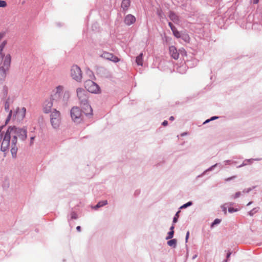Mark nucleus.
I'll return each mask as SVG.
<instances>
[{
  "instance_id": "1",
  "label": "nucleus",
  "mask_w": 262,
  "mask_h": 262,
  "mask_svg": "<svg viewBox=\"0 0 262 262\" xmlns=\"http://www.w3.org/2000/svg\"><path fill=\"white\" fill-rule=\"evenodd\" d=\"M63 86L58 85L53 90L51 94V99L57 102V105H65L69 101L71 94L69 91L63 92Z\"/></svg>"
},
{
  "instance_id": "2",
  "label": "nucleus",
  "mask_w": 262,
  "mask_h": 262,
  "mask_svg": "<svg viewBox=\"0 0 262 262\" xmlns=\"http://www.w3.org/2000/svg\"><path fill=\"white\" fill-rule=\"evenodd\" d=\"M77 95L83 109V113L85 115H91L93 110L88 103V93L82 88H78L77 89Z\"/></svg>"
},
{
  "instance_id": "3",
  "label": "nucleus",
  "mask_w": 262,
  "mask_h": 262,
  "mask_svg": "<svg viewBox=\"0 0 262 262\" xmlns=\"http://www.w3.org/2000/svg\"><path fill=\"white\" fill-rule=\"evenodd\" d=\"M8 130L13 137L12 140V145H15L16 144L17 138L22 140H25L27 138V130L26 129L10 127Z\"/></svg>"
},
{
  "instance_id": "4",
  "label": "nucleus",
  "mask_w": 262,
  "mask_h": 262,
  "mask_svg": "<svg viewBox=\"0 0 262 262\" xmlns=\"http://www.w3.org/2000/svg\"><path fill=\"white\" fill-rule=\"evenodd\" d=\"M50 122L52 127L58 128L61 123V114L59 111L54 109L50 114Z\"/></svg>"
},
{
  "instance_id": "5",
  "label": "nucleus",
  "mask_w": 262,
  "mask_h": 262,
  "mask_svg": "<svg viewBox=\"0 0 262 262\" xmlns=\"http://www.w3.org/2000/svg\"><path fill=\"white\" fill-rule=\"evenodd\" d=\"M71 76L72 78L77 81L80 82L82 78V73L81 69L77 65H73L71 69Z\"/></svg>"
},
{
  "instance_id": "6",
  "label": "nucleus",
  "mask_w": 262,
  "mask_h": 262,
  "mask_svg": "<svg viewBox=\"0 0 262 262\" xmlns=\"http://www.w3.org/2000/svg\"><path fill=\"white\" fill-rule=\"evenodd\" d=\"M71 116L74 122L79 123L82 120L83 114L78 107L74 106L71 109Z\"/></svg>"
},
{
  "instance_id": "7",
  "label": "nucleus",
  "mask_w": 262,
  "mask_h": 262,
  "mask_svg": "<svg viewBox=\"0 0 262 262\" xmlns=\"http://www.w3.org/2000/svg\"><path fill=\"white\" fill-rule=\"evenodd\" d=\"M85 88L90 93H98L100 92L99 86L94 81L89 80L84 83Z\"/></svg>"
},
{
  "instance_id": "8",
  "label": "nucleus",
  "mask_w": 262,
  "mask_h": 262,
  "mask_svg": "<svg viewBox=\"0 0 262 262\" xmlns=\"http://www.w3.org/2000/svg\"><path fill=\"white\" fill-rule=\"evenodd\" d=\"M11 135L7 129V132L5 133L4 135L2 136L3 140L1 143V150L5 152L8 149L10 146V140L11 138Z\"/></svg>"
},
{
  "instance_id": "9",
  "label": "nucleus",
  "mask_w": 262,
  "mask_h": 262,
  "mask_svg": "<svg viewBox=\"0 0 262 262\" xmlns=\"http://www.w3.org/2000/svg\"><path fill=\"white\" fill-rule=\"evenodd\" d=\"M55 105L57 107L59 105H57V102L55 101H53L51 99V97H50V100H46L42 105V111L45 114H49L51 112L52 108L53 105Z\"/></svg>"
},
{
  "instance_id": "10",
  "label": "nucleus",
  "mask_w": 262,
  "mask_h": 262,
  "mask_svg": "<svg viewBox=\"0 0 262 262\" xmlns=\"http://www.w3.org/2000/svg\"><path fill=\"white\" fill-rule=\"evenodd\" d=\"M2 56L3 65L0 67V68L9 71L11 62V56L10 54H7L6 55H3Z\"/></svg>"
},
{
  "instance_id": "11",
  "label": "nucleus",
  "mask_w": 262,
  "mask_h": 262,
  "mask_svg": "<svg viewBox=\"0 0 262 262\" xmlns=\"http://www.w3.org/2000/svg\"><path fill=\"white\" fill-rule=\"evenodd\" d=\"M100 56L105 59L110 60L113 62L116 63L120 61V59L113 54L112 53L104 51L101 54Z\"/></svg>"
},
{
  "instance_id": "12",
  "label": "nucleus",
  "mask_w": 262,
  "mask_h": 262,
  "mask_svg": "<svg viewBox=\"0 0 262 262\" xmlns=\"http://www.w3.org/2000/svg\"><path fill=\"white\" fill-rule=\"evenodd\" d=\"M136 17L134 15L129 14L125 16L124 22L125 25L130 26L134 24L136 21Z\"/></svg>"
},
{
  "instance_id": "13",
  "label": "nucleus",
  "mask_w": 262,
  "mask_h": 262,
  "mask_svg": "<svg viewBox=\"0 0 262 262\" xmlns=\"http://www.w3.org/2000/svg\"><path fill=\"white\" fill-rule=\"evenodd\" d=\"M26 109L23 107L21 109L17 108L16 111L15 117L17 118L18 119H22L25 116Z\"/></svg>"
},
{
  "instance_id": "14",
  "label": "nucleus",
  "mask_w": 262,
  "mask_h": 262,
  "mask_svg": "<svg viewBox=\"0 0 262 262\" xmlns=\"http://www.w3.org/2000/svg\"><path fill=\"white\" fill-rule=\"evenodd\" d=\"M170 54L173 59H178L179 57V53L178 52V51L176 48L171 46L169 48Z\"/></svg>"
},
{
  "instance_id": "15",
  "label": "nucleus",
  "mask_w": 262,
  "mask_h": 262,
  "mask_svg": "<svg viewBox=\"0 0 262 262\" xmlns=\"http://www.w3.org/2000/svg\"><path fill=\"white\" fill-rule=\"evenodd\" d=\"M8 71L0 68V84L3 83L6 79L7 72Z\"/></svg>"
},
{
  "instance_id": "16",
  "label": "nucleus",
  "mask_w": 262,
  "mask_h": 262,
  "mask_svg": "<svg viewBox=\"0 0 262 262\" xmlns=\"http://www.w3.org/2000/svg\"><path fill=\"white\" fill-rule=\"evenodd\" d=\"M130 0H123L121 3V8L124 11H126L130 6Z\"/></svg>"
},
{
  "instance_id": "17",
  "label": "nucleus",
  "mask_w": 262,
  "mask_h": 262,
  "mask_svg": "<svg viewBox=\"0 0 262 262\" xmlns=\"http://www.w3.org/2000/svg\"><path fill=\"white\" fill-rule=\"evenodd\" d=\"M170 19L174 23H178L179 21L178 16L173 12H170L169 15Z\"/></svg>"
},
{
  "instance_id": "18",
  "label": "nucleus",
  "mask_w": 262,
  "mask_h": 262,
  "mask_svg": "<svg viewBox=\"0 0 262 262\" xmlns=\"http://www.w3.org/2000/svg\"><path fill=\"white\" fill-rule=\"evenodd\" d=\"M136 62L139 66H142L143 64V54L141 53L138 56L136 57Z\"/></svg>"
},
{
  "instance_id": "19",
  "label": "nucleus",
  "mask_w": 262,
  "mask_h": 262,
  "mask_svg": "<svg viewBox=\"0 0 262 262\" xmlns=\"http://www.w3.org/2000/svg\"><path fill=\"white\" fill-rule=\"evenodd\" d=\"M17 151V148L16 147V145H12V143H11V152L13 158H15L16 157Z\"/></svg>"
},
{
  "instance_id": "20",
  "label": "nucleus",
  "mask_w": 262,
  "mask_h": 262,
  "mask_svg": "<svg viewBox=\"0 0 262 262\" xmlns=\"http://www.w3.org/2000/svg\"><path fill=\"white\" fill-rule=\"evenodd\" d=\"M107 204V201L106 200L102 201L99 202L94 207L95 209H97L99 207H102Z\"/></svg>"
},
{
  "instance_id": "21",
  "label": "nucleus",
  "mask_w": 262,
  "mask_h": 262,
  "mask_svg": "<svg viewBox=\"0 0 262 262\" xmlns=\"http://www.w3.org/2000/svg\"><path fill=\"white\" fill-rule=\"evenodd\" d=\"M177 241L176 239H171V240L168 241L167 244L169 246L176 247V246L177 245Z\"/></svg>"
},
{
  "instance_id": "22",
  "label": "nucleus",
  "mask_w": 262,
  "mask_h": 262,
  "mask_svg": "<svg viewBox=\"0 0 262 262\" xmlns=\"http://www.w3.org/2000/svg\"><path fill=\"white\" fill-rule=\"evenodd\" d=\"M7 42L6 40L3 41L1 44H0V57L2 55V52L3 51L4 48L7 45Z\"/></svg>"
},
{
  "instance_id": "23",
  "label": "nucleus",
  "mask_w": 262,
  "mask_h": 262,
  "mask_svg": "<svg viewBox=\"0 0 262 262\" xmlns=\"http://www.w3.org/2000/svg\"><path fill=\"white\" fill-rule=\"evenodd\" d=\"M172 31L173 35L177 38H180L181 37L180 33L176 28H173V30H172Z\"/></svg>"
},
{
  "instance_id": "24",
  "label": "nucleus",
  "mask_w": 262,
  "mask_h": 262,
  "mask_svg": "<svg viewBox=\"0 0 262 262\" xmlns=\"http://www.w3.org/2000/svg\"><path fill=\"white\" fill-rule=\"evenodd\" d=\"M174 234V231H170L168 233V236L166 237V239H171L173 237Z\"/></svg>"
},
{
  "instance_id": "25",
  "label": "nucleus",
  "mask_w": 262,
  "mask_h": 262,
  "mask_svg": "<svg viewBox=\"0 0 262 262\" xmlns=\"http://www.w3.org/2000/svg\"><path fill=\"white\" fill-rule=\"evenodd\" d=\"M7 6V3L5 1L0 0V7L5 8Z\"/></svg>"
},
{
  "instance_id": "26",
  "label": "nucleus",
  "mask_w": 262,
  "mask_h": 262,
  "mask_svg": "<svg viewBox=\"0 0 262 262\" xmlns=\"http://www.w3.org/2000/svg\"><path fill=\"white\" fill-rule=\"evenodd\" d=\"M221 222V220L220 219H215L214 222L211 224V227H213L215 225L218 224L220 223Z\"/></svg>"
},
{
  "instance_id": "27",
  "label": "nucleus",
  "mask_w": 262,
  "mask_h": 262,
  "mask_svg": "<svg viewBox=\"0 0 262 262\" xmlns=\"http://www.w3.org/2000/svg\"><path fill=\"white\" fill-rule=\"evenodd\" d=\"M180 213V211L177 212V213L176 214L173 219V223H176L177 222V220H178V219L179 217V213Z\"/></svg>"
},
{
  "instance_id": "28",
  "label": "nucleus",
  "mask_w": 262,
  "mask_h": 262,
  "mask_svg": "<svg viewBox=\"0 0 262 262\" xmlns=\"http://www.w3.org/2000/svg\"><path fill=\"white\" fill-rule=\"evenodd\" d=\"M71 217L72 219H76L77 217L76 213L72 212L71 214Z\"/></svg>"
},
{
  "instance_id": "29",
  "label": "nucleus",
  "mask_w": 262,
  "mask_h": 262,
  "mask_svg": "<svg viewBox=\"0 0 262 262\" xmlns=\"http://www.w3.org/2000/svg\"><path fill=\"white\" fill-rule=\"evenodd\" d=\"M191 204H192V203L191 202H189L187 203L186 204H184L183 206H182L181 208H186L188 206L191 205Z\"/></svg>"
},
{
  "instance_id": "30",
  "label": "nucleus",
  "mask_w": 262,
  "mask_h": 262,
  "mask_svg": "<svg viewBox=\"0 0 262 262\" xmlns=\"http://www.w3.org/2000/svg\"><path fill=\"white\" fill-rule=\"evenodd\" d=\"M241 194V193L240 192H236L235 194L233 195L232 198L233 199H236L237 198H238Z\"/></svg>"
},
{
  "instance_id": "31",
  "label": "nucleus",
  "mask_w": 262,
  "mask_h": 262,
  "mask_svg": "<svg viewBox=\"0 0 262 262\" xmlns=\"http://www.w3.org/2000/svg\"><path fill=\"white\" fill-rule=\"evenodd\" d=\"M12 111L11 110L9 112L7 119L6 120V123H7L10 119L11 117L12 116Z\"/></svg>"
},
{
  "instance_id": "32",
  "label": "nucleus",
  "mask_w": 262,
  "mask_h": 262,
  "mask_svg": "<svg viewBox=\"0 0 262 262\" xmlns=\"http://www.w3.org/2000/svg\"><path fill=\"white\" fill-rule=\"evenodd\" d=\"M237 211V209H234L233 208H232V207H230V208H229L228 209V211L230 213H232L233 212H235V211Z\"/></svg>"
},
{
  "instance_id": "33",
  "label": "nucleus",
  "mask_w": 262,
  "mask_h": 262,
  "mask_svg": "<svg viewBox=\"0 0 262 262\" xmlns=\"http://www.w3.org/2000/svg\"><path fill=\"white\" fill-rule=\"evenodd\" d=\"M5 108L6 111H9V104L8 102H6L5 104Z\"/></svg>"
},
{
  "instance_id": "34",
  "label": "nucleus",
  "mask_w": 262,
  "mask_h": 262,
  "mask_svg": "<svg viewBox=\"0 0 262 262\" xmlns=\"http://www.w3.org/2000/svg\"><path fill=\"white\" fill-rule=\"evenodd\" d=\"M217 118H218L217 117H216V116L212 117V118H211L210 119H208V120H207L206 121H205V122L204 123H207V122H209L210 120H214L215 119H217Z\"/></svg>"
},
{
  "instance_id": "35",
  "label": "nucleus",
  "mask_w": 262,
  "mask_h": 262,
  "mask_svg": "<svg viewBox=\"0 0 262 262\" xmlns=\"http://www.w3.org/2000/svg\"><path fill=\"white\" fill-rule=\"evenodd\" d=\"M183 39L186 41H188L190 39V38H189V36L188 35H185L183 36Z\"/></svg>"
},
{
  "instance_id": "36",
  "label": "nucleus",
  "mask_w": 262,
  "mask_h": 262,
  "mask_svg": "<svg viewBox=\"0 0 262 262\" xmlns=\"http://www.w3.org/2000/svg\"><path fill=\"white\" fill-rule=\"evenodd\" d=\"M236 178V176H233V177H230V178H227L225 179V181H230L234 178Z\"/></svg>"
},
{
  "instance_id": "37",
  "label": "nucleus",
  "mask_w": 262,
  "mask_h": 262,
  "mask_svg": "<svg viewBox=\"0 0 262 262\" xmlns=\"http://www.w3.org/2000/svg\"><path fill=\"white\" fill-rule=\"evenodd\" d=\"M168 25L170 27L171 30H173V28H176V27L172 25V24L170 22L168 23Z\"/></svg>"
},
{
  "instance_id": "38",
  "label": "nucleus",
  "mask_w": 262,
  "mask_h": 262,
  "mask_svg": "<svg viewBox=\"0 0 262 262\" xmlns=\"http://www.w3.org/2000/svg\"><path fill=\"white\" fill-rule=\"evenodd\" d=\"M5 33L4 32H1L0 33V40H1L5 36Z\"/></svg>"
},
{
  "instance_id": "39",
  "label": "nucleus",
  "mask_w": 262,
  "mask_h": 262,
  "mask_svg": "<svg viewBox=\"0 0 262 262\" xmlns=\"http://www.w3.org/2000/svg\"><path fill=\"white\" fill-rule=\"evenodd\" d=\"M222 208L223 209V211H224V213L226 214L227 213V210H226V207L225 206V205L222 206Z\"/></svg>"
},
{
  "instance_id": "40",
  "label": "nucleus",
  "mask_w": 262,
  "mask_h": 262,
  "mask_svg": "<svg viewBox=\"0 0 262 262\" xmlns=\"http://www.w3.org/2000/svg\"><path fill=\"white\" fill-rule=\"evenodd\" d=\"M189 232L187 231L186 235V242H187L188 239L189 238Z\"/></svg>"
},
{
  "instance_id": "41",
  "label": "nucleus",
  "mask_w": 262,
  "mask_h": 262,
  "mask_svg": "<svg viewBox=\"0 0 262 262\" xmlns=\"http://www.w3.org/2000/svg\"><path fill=\"white\" fill-rule=\"evenodd\" d=\"M167 124H168V122H167V121H166V120H164V121L163 122V123H162V125H163V126H166V125H167Z\"/></svg>"
},
{
  "instance_id": "42",
  "label": "nucleus",
  "mask_w": 262,
  "mask_h": 262,
  "mask_svg": "<svg viewBox=\"0 0 262 262\" xmlns=\"http://www.w3.org/2000/svg\"><path fill=\"white\" fill-rule=\"evenodd\" d=\"M76 229L78 231L80 232L81 231V227L80 226H78L76 227Z\"/></svg>"
},
{
  "instance_id": "43",
  "label": "nucleus",
  "mask_w": 262,
  "mask_h": 262,
  "mask_svg": "<svg viewBox=\"0 0 262 262\" xmlns=\"http://www.w3.org/2000/svg\"><path fill=\"white\" fill-rule=\"evenodd\" d=\"M259 0H253V3L256 4L258 3Z\"/></svg>"
},
{
  "instance_id": "44",
  "label": "nucleus",
  "mask_w": 262,
  "mask_h": 262,
  "mask_svg": "<svg viewBox=\"0 0 262 262\" xmlns=\"http://www.w3.org/2000/svg\"><path fill=\"white\" fill-rule=\"evenodd\" d=\"M34 139V137H32L31 138V144H33V141Z\"/></svg>"
},
{
  "instance_id": "45",
  "label": "nucleus",
  "mask_w": 262,
  "mask_h": 262,
  "mask_svg": "<svg viewBox=\"0 0 262 262\" xmlns=\"http://www.w3.org/2000/svg\"><path fill=\"white\" fill-rule=\"evenodd\" d=\"M169 120H171V121H172L174 120V117L173 116H171L170 118H169Z\"/></svg>"
},
{
  "instance_id": "46",
  "label": "nucleus",
  "mask_w": 262,
  "mask_h": 262,
  "mask_svg": "<svg viewBox=\"0 0 262 262\" xmlns=\"http://www.w3.org/2000/svg\"><path fill=\"white\" fill-rule=\"evenodd\" d=\"M174 226L172 225L171 227H170V231H173V229H174Z\"/></svg>"
},
{
  "instance_id": "47",
  "label": "nucleus",
  "mask_w": 262,
  "mask_h": 262,
  "mask_svg": "<svg viewBox=\"0 0 262 262\" xmlns=\"http://www.w3.org/2000/svg\"><path fill=\"white\" fill-rule=\"evenodd\" d=\"M249 215H251H251H253L252 211H249Z\"/></svg>"
},
{
  "instance_id": "48",
  "label": "nucleus",
  "mask_w": 262,
  "mask_h": 262,
  "mask_svg": "<svg viewBox=\"0 0 262 262\" xmlns=\"http://www.w3.org/2000/svg\"><path fill=\"white\" fill-rule=\"evenodd\" d=\"M230 254H231L230 253H229L227 254V258H229L230 257Z\"/></svg>"
},
{
  "instance_id": "49",
  "label": "nucleus",
  "mask_w": 262,
  "mask_h": 262,
  "mask_svg": "<svg viewBox=\"0 0 262 262\" xmlns=\"http://www.w3.org/2000/svg\"><path fill=\"white\" fill-rule=\"evenodd\" d=\"M249 191V190H243V192L245 193V192H248Z\"/></svg>"
},
{
  "instance_id": "50",
  "label": "nucleus",
  "mask_w": 262,
  "mask_h": 262,
  "mask_svg": "<svg viewBox=\"0 0 262 262\" xmlns=\"http://www.w3.org/2000/svg\"><path fill=\"white\" fill-rule=\"evenodd\" d=\"M251 203H252V202H249V203L247 204V205H250V204H251Z\"/></svg>"
}]
</instances>
